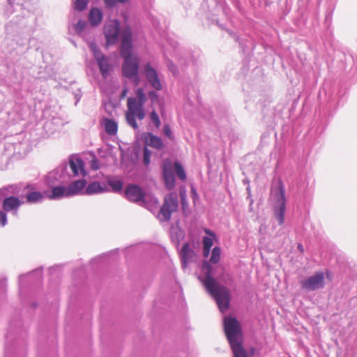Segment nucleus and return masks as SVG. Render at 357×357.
<instances>
[{
	"label": "nucleus",
	"instance_id": "obj_1",
	"mask_svg": "<svg viewBox=\"0 0 357 357\" xmlns=\"http://www.w3.org/2000/svg\"><path fill=\"white\" fill-rule=\"evenodd\" d=\"M221 249L213 248L209 261H204L202 265V274L199 276L208 294L215 299L219 310L225 312L229 307L230 294L228 289L223 285H218L213 278V268L210 263L217 264L220 259Z\"/></svg>",
	"mask_w": 357,
	"mask_h": 357
},
{
	"label": "nucleus",
	"instance_id": "obj_2",
	"mask_svg": "<svg viewBox=\"0 0 357 357\" xmlns=\"http://www.w3.org/2000/svg\"><path fill=\"white\" fill-rule=\"evenodd\" d=\"M285 188L282 181L279 178L274 181L271 188L270 201L271 202L274 215L280 225L284 221V213L286 211Z\"/></svg>",
	"mask_w": 357,
	"mask_h": 357
},
{
	"label": "nucleus",
	"instance_id": "obj_3",
	"mask_svg": "<svg viewBox=\"0 0 357 357\" xmlns=\"http://www.w3.org/2000/svg\"><path fill=\"white\" fill-rule=\"evenodd\" d=\"M127 106L126 121L129 126L137 130L139 126L135 119L137 118L139 120H142L145 117L144 105L139 102L136 98L130 97L128 98Z\"/></svg>",
	"mask_w": 357,
	"mask_h": 357
},
{
	"label": "nucleus",
	"instance_id": "obj_4",
	"mask_svg": "<svg viewBox=\"0 0 357 357\" xmlns=\"http://www.w3.org/2000/svg\"><path fill=\"white\" fill-rule=\"evenodd\" d=\"M224 330L229 344L242 342L241 328L236 318L225 317Z\"/></svg>",
	"mask_w": 357,
	"mask_h": 357
},
{
	"label": "nucleus",
	"instance_id": "obj_5",
	"mask_svg": "<svg viewBox=\"0 0 357 357\" xmlns=\"http://www.w3.org/2000/svg\"><path fill=\"white\" fill-rule=\"evenodd\" d=\"M122 75L129 79L132 80L136 84L139 82V59L137 56H131L123 57Z\"/></svg>",
	"mask_w": 357,
	"mask_h": 357
},
{
	"label": "nucleus",
	"instance_id": "obj_6",
	"mask_svg": "<svg viewBox=\"0 0 357 357\" xmlns=\"http://www.w3.org/2000/svg\"><path fill=\"white\" fill-rule=\"evenodd\" d=\"M178 206L177 195L169 193L165 197L164 203L158 212V218L162 222L169 221L172 213L177 210Z\"/></svg>",
	"mask_w": 357,
	"mask_h": 357
},
{
	"label": "nucleus",
	"instance_id": "obj_7",
	"mask_svg": "<svg viewBox=\"0 0 357 357\" xmlns=\"http://www.w3.org/2000/svg\"><path fill=\"white\" fill-rule=\"evenodd\" d=\"M303 289L307 291H315L324 287V274L323 272H317L312 276L301 282Z\"/></svg>",
	"mask_w": 357,
	"mask_h": 357
},
{
	"label": "nucleus",
	"instance_id": "obj_8",
	"mask_svg": "<svg viewBox=\"0 0 357 357\" xmlns=\"http://www.w3.org/2000/svg\"><path fill=\"white\" fill-rule=\"evenodd\" d=\"M132 33L130 26H126L123 31V38L121 44V57L135 56L132 54Z\"/></svg>",
	"mask_w": 357,
	"mask_h": 357
},
{
	"label": "nucleus",
	"instance_id": "obj_9",
	"mask_svg": "<svg viewBox=\"0 0 357 357\" xmlns=\"http://www.w3.org/2000/svg\"><path fill=\"white\" fill-rule=\"evenodd\" d=\"M119 31V22L117 20H114L104 27V34L108 46L113 45L118 42Z\"/></svg>",
	"mask_w": 357,
	"mask_h": 357
},
{
	"label": "nucleus",
	"instance_id": "obj_10",
	"mask_svg": "<svg viewBox=\"0 0 357 357\" xmlns=\"http://www.w3.org/2000/svg\"><path fill=\"white\" fill-rule=\"evenodd\" d=\"M145 77L150 86L156 91H160L162 86L159 78L158 72L153 68L149 63L144 68Z\"/></svg>",
	"mask_w": 357,
	"mask_h": 357
},
{
	"label": "nucleus",
	"instance_id": "obj_11",
	"mask_svg": "<svg viewBox=\"0 0 357 357\" xmlns=\"http://www.w3.org/2000/svg\"><path fill=\"white\" fill-rule=\"evenodd\" d=\"M125 195L127 199L135 203H144L145 192L136 184H130L128 185L125 190Z\"/></svg>",
	"mask_w": 357,
	"mask_h": 357
},
{
	"label": "nucleus",
	"instance_id": "obj_12",
	"mask_svg": "<svg viewBox=\"0 0 357 357\" xmlns=\"http://www.w3.org/2000/svg\"><path fill=\"white\" fill-rule=\"evenodd\" d=\"M23 202L18 197L10 196L3 199L2 208L6 213H11L13 215L16 216Z\"/></svg>",
	"mask_w": 357,
	"mask_h": 357
},
{
	"label": "nucleus",
	"instance_id": "obj_13",
	"mask_svg": "<svg viewBox=\"0 0 357 357\" xmlns=\"http://www.w3.org/2000/svg\"><path fill=\"white\" fill-rule=\"evenodd\" d=\"M162 177L166 188L172 190L175 186V177L173 173L172 164L169 160H165L162 165Z\"/></svg>",
	"mask_w": 357,
	"mask_h": 357
},
{
	"label": "nucleus",
	"instance_id": "obj_14",
	"mask_svg": "<svg viewBox=\"0 0 357 357\" xmlns=\"http://www.w3.org/2000/svg\"><path fill=\"white\" fill-rule=\"evenodd\" d=\"M142 140L145 146H151L156 150H162L165 147V144L160 137L153 135L152 132H145L143 134Z\"/></svg>",
	"mask_w": 357,
	"mask_h": 357
},
{
	"label": "nucleus",
	"instance_id": "obj_15",
	"mask_svg": "<svg viewBox=\"0 0 357 357\" xmlns=\"http://www.w3.org/2000/svg\"><path fill=\"white\" fill-rule=\"evenodd\" d=\"M68 165L73 176H78L80 175L85 176L86 175L84 162L81 158L70 157L69 158Z\"/></svg>",
	"mask_w": 357,
	"mask_h": 357
},
{
	"label": "nucleus",
	"instance_id": "obj_16",
	"mask_svg": "<svg viewBox=\"0 0 357 357\" xmlns=\"http://www.w3.org/2000/svg\"><path fill=\"white\" fill-rule=\"evenodd\" d=\"M195 257V253L190 248L189 243H185L180 251L182 267L185 268L188 266V264L192 261Z\"/></svg>",
	"mask_w": 357,
	"mask_h": 357
},
{
	"label": "nucleus",
	"instance_id": "obj_17",
	"mask_svg": "<svg viewBox=\"0 0 357 357\" xmlns=\"http://www.w3.org/2000/svg\"><path fill=\"white\" fill-rule=\"evenodd\" d=\"M85 179H79L73 181L67 186V196L72 197L79 194H84V189L86 187Z\"/></svg>",
	"mask_w": 357,
	"mask_h": 357
},
{
	"label": "nucleus",
	"instance_id": "obj_18",
	"mask_svg": "<svg viewBox=\"0 0 357 357\" xmlns=\"http://www.w3.org/2000/svg\"><path fill=\"white\" fill-rule=\"evenodd\" d=\"M108 191L109 189L105 183L101 184L98 181H93L86 186L84 195H92L96 194H102Z\"/></svg>",
	"mask_w": 357,
	"mask_h": 357
},
{
	"label": "nucleus",
	"instance_id": "obj_19",
	"mask_svg": "<svg viewBox=\"0 0 357 357\" xmlns=\"http://www.w3.org/2000/svg\"><path fill=\"white\" fill-rule=\"evenodd\" d=\"M96 61L102 77L107 78L111 70V66L108 62V58L105 55H102L100 58H98Z\"/></svg>",
	"mask_w": 357,
	"mask_h": 357
},
{
	"label": "nucleus",
	"instance_id": "obj_20",
	"mask_svg": "<svg viewBox=\"0 0 357 357\" xmlns=\"http://www.w3.org/2000/svg\"><path fill=\"white\" fill-rule=\"evenodd\" d=\"M102 20V13L97 8H91L89 15V21L92 26H98Z\"/></svg>",
	"mask_w": 357,
	"mask_h": 357
},
{
	"label": "nucleus",
	"instance_id": "obj_21",
	"mask_svg": "<svg viewBox=\"0 0 357 357\" xmlns=\"http://www.w3.org/2000/svg\"><path fill=\"white\" fill-rule=\"evenodd\" d=\"M103 121L105 132L111 136L115 135L118 130L117 123L114 120L108 118H105Z\"/></svg>",
	"mask_w": 357,
	"mask_h": 357
},
{
	"label": "nucleus",
	"instance_id": "obj_22",
	"mask_svg": "<svg viewBox=\"0 0 357 357\" xmlns=\"http://www.w3.org/2000/svg\"><path fill=\"white\" fill-rule=\"evenodd\" d=\"M67 171V165H62L54 172L49 173L47 176V179L50 181L52 179L61 180L64 181V178H63V174Z\"/></svg>",
	"mask_w": 357,
	"mask_h": 357
},
{
	"label": "nucleus",
	"instance_id": "obj_23",
	"mask_svg": "<svg viewBox=\"0 0 357 357\" xmlns=\"http://www.w3.org/2000/svg\"><path fill=\"white\" fill-rule=\"evenodd\" d=\"M26 198L29 204H37L42 202L45 199V196L39 191H31L28 192Z\"/></svg>",
	"mask_w": 357,
	"mask_h": 357
},
{
	"label": "nucleus",
	"instance_id": "obj_24",
	"mask_svg": "<svg viewBox=\"0 0 357 357\" xmlns=\"http://www.w3.org/2000/svg\"><path fill=\"white\" fill-rule=\"evenodd\" d=\"M67 187L63 186H56L52 190V195L50 198L52 199H61L62 197H69L67 196Z\"/></svg>",
	"mask_w": 357,
	"mask_h": 357
},
{
	"label": "nucleus",
	"instance_id": "obj_25",
	"mask_svg": "<svg viewBox=\"0 0 357 357\" xmlns=\"http://www.w3.org/2000/svg\"><path fill=\"white\" fill-rule=\"evenodd\" d=\"M234 353V357H248L242 345V342L229 344Z\"/></svg>",
	"mask_w": 357,
	"mask_h": 357
},
{
	"label": "nucleus",
	"instance_id": "obj_26",
	"mask_svg": "<svg viewBox=\"0 0 357 357\" xmlns=\"http://www.w3.org/2000/svg\"><path fill=\"white\" fill-rule=\"evenodd\" d=\"M107 184L112 188L114 192H120L123 188V181L120 179H114L108 178L107 180Z\"/></svg>",
	"mask_w": 357,
	"mask_h": 357
},
{
	"label": "nucleus",
	"instance_id": "obj_27",
	"mask_svg": "<svg viewBox=\"0 0 357 357\" xmlns=\"http://www.w3.org/2000/svg\"><path fill=\"white\" fill-rule=\"evenodd\" d=\"M174 166L178 178L181 181H185L186 179V174L182 165L178 162H175Z\"/></svg>",
	"mask_w": 357,
	"mask_h": 357
},
{
	"label": "nucleus",
	"instance_id": "obj_28",
	"mask_svg": "<svg viewBox=\"0 0 357 357\" xmlns=\"http://www.w3.org/2000/svg\"><path fill=\"white\" fill-rule=\"evenodd\" d=\"M89 3V0H75L73 1V6L75 10L81 12L85 10Z\"/></svg>",
	"mask_w": 357,
	"mask_h": 357
},
{
	"label": "nucleus",
	"instance_id": "obj_29",
	"mask_svg": "<svg viewBox=\"0 0 357 357\" xmlns=\"http://www.w3.org/2000/svg\"><path fill=\"white\" fill-rule=\"evenodd\" d=\"M129 0H103L106 8L112 9L116 6L118 3H125Z\"/></svg>",
	"mask_w": 357,
	"mask_h": 357
},
{
	"label": "nucleus",
	"instance_id": "obj_30",
	"mask_svg": "<svg viewBox=\"0 0 357 357\" xmlns=\"http://www.w3.org/2000/svg\"><path fill=\"white\" fill-rule=\"evenodd\" d=\"M89 47L91 52H93V56L96 60L103 55L95 42H91L89 43Z\"/></svg>",
	"mask_w": 357,
	"mask_h": 357
},
{
	"label": "nucleus",
	"instance_id": "obj_31",
	"mask_svg": "<svg viewBox=\"0 0 357 357\" xmlns=\"http://www.w3.org/2000/svg\"><path fill=\"white\" fill-rule=\"evenodd\" d=\"M151 151H150L148 147L144 146L143 150V163L144 164V165H149L151 162Z\"/></svg>",
	"mask_w": 357,
	"mask_h": 357
},
{
	"label": "nucleus",
	"instance_id": "obj_32",
	"mask_svg": "<svg viewBox=\"0 0 357 357\" xmlns=\"http://www.w3.org/2000/svg\"><path fill=\"white\" fill-rule=\"evenodd\" d=\"M179 194L181 197V203L182 205V207L185 208L186 206H188V201H187V195H186V190L185 187L182 186L179 188Z\"/></svg>",
	"mask_w": 357,
	"mask_h": 357
},
{
	"label": "nucleus",
	"instance_id": "obj_33",
	"mask_svg": "<svg viewBox=\"0 0 357 357\" xmlns=\"http://www.w3.org/2000/svg\"><path fill=\"white\" fill-rule=\"evenodd\" d=\"M150 118H151V121L154 124V126L156 127V128H159L161 125V122H160L158 114H157V112L155 110H153L151 112Z\"/></svg>",
	"mask_w": 357,
	"mask_h": 357
},
{
	"label": "nucleus",
	"instance_id": "obj_34",
	"mask_svg": "<svg viewBox=\"0 0 357 357\" xmlns=\"http://www.w3.org/2000/svg\"><path fill=\"white\" fill-rule=\"evenodd\" d=\"M86 26V21L83 20H79L77 22V24L75 25V31L77 33L81 34V33L84 31Z\"/></svg>",
	"mask_w": 357,
	"mask_h": 357
},
{
	"label": "nucleus",
	"instance_id": "obj_35",
	"mask_svg": "<svg viewBox=\"0 0 357 357\" xmlns=\"http://www.w3.org/2000/svg\"><path fill=\"white\" fill-rule=\"evenodd\" d=\"M137 96L136 98L139 102L142 103V105H144L146 100V95L144 94L142 89H137Z\"/></svg>",
	"mask_w": 357,
	"mask_h": 357
},
{
	"label": "nucleus",
	"instance_id": "obj_36",
	"mask_svg": "<svg viewBox=\"0 0 357 357\" xmlns=\"http://www.w3.org/2000/svg\"><path fill=\"white\" fill-rule=\"evenodd\" d=\"M163 132L169 139H174V136L169 124L165 123L163 126Z\"/></svg>",
	"mask_w": 357,
	"mask_h": 357
},
{
	"label": "nucleus",
	"instance_id": "obj_37",
	"mask_svg": "<svg viewBox=\"0 0 357 357\" xmlns=\"http://www.w3.org/2000/svg\"><path fill=\"white\" fill-rule=\"evenodd\" d=\"M203 247L205 250L211 249L213 245V239L209 236H204L202 240Z\"/></svg>",
	"mask_w": 357,
	"mask_h": 357
},
{
	"label": "nucleus",
	"instance_id": "obj_38",
	"mask_svg": "<svg viewBox=\"0 0 357 357\" xmlns=\"http://www.w3.org/2000/svg\"><path fill=\"white\" fill-rule=\"evenodd\" d=\"M148 96L152 104H155L158 102V96L155 91H149Z\"/></svg>",
	"mask_w": 357,
	"mask_h": 357
},
{
	"label": "nucleus",
	"instance_id": "obj_39",
	"mask_svg": "<svg viewBox=\"0 0 357 357\" xmlns=\"http://www.w3.org/2000/svg\"><path fill=\"white\" fill-rule=\"evenodd\" d=\"M99 160L96 158H93L89 162L90 167L93 170H97L100 168Z\"/></svg>",
	"mask_w": 357,
	"mask_h": 357
},
{
	"label": "nucleus",
	"instance_id": "obj_40",
	"mask_svg": "<svg viewBox=\"0 0 357 357\" xmlns=\"http://www.w3.org/2000/svg\"><path fill=\"white\" fill-rule=\"evenodd\" d=\"M7 224L6 213L3 211H0V226L4 227Z\"/></svg>",
	"mask_w": 357,
	"mask_h": 357
},
{
	"label": "nucleus",
	"instance_id": "obj_41",
	"mask_svg": "<svg viewBox=\"0 0 357 357\" xmlns=\"http://www.w3.org/2000/svg\"><path fill=\"white\" fill-rule=\"evenodd\" d=\"M167 66L169 70H171L174 75L178 73L176 66L174 64V63L172 61L168 60L167 61Z\"/></svg>",
	"mask_w": 357,
	"mask_h": 357
},
{
	"label": "nucleus",
	"instance_id": "obj_42",
	"mask_svg": "<svg viewBox=\"0 0 357 357\" xmlns=\"http://www.w3.org/2000/svg\"><path fill=\"white\" fill-rule=\"evenodd\" d=\"M190 189H191L192 199H193V202H195V200L197 199L199 197L198 193L197 192V190L193 185L190 186Z\"/></svg>",
	"mask_w": 357,
	"mask_h": 357
},
{
	"label": "nucleus",
	"instance_id": "obj_43",
	"mask_svg": "<svg viewBox=\"0 0 357 357\" xmlns=\"http://www.w3.org/2000/svg\"><path fill=\"white\" fill-rule=\"evenodd\" d=\"M33 273L38 274V280H40L42 277V271L40 270H35L32 273H30V275H32Z\"/></svg>",
	"mask_w": 357,
	"mask_h": 357
},
{
	"label": "nucleus",
	"instance_id": "obj_44",
	"mask_svg": "<svg viewBox=\"0 0 357 357\" xmlns=\"http://www.w3.org/2000/svg\"><path fill=\"white\" fill-rule=\"evenodd\" d=\"M205 233L211 236H213L214 237L215 236V234L213 233V231H212L211 230H210L209 229H205L204 230Z\"/></svg>",
	"mask_w": 357,
	"mask_h": 357
},
{
	"label": "nucleus",
	"instance_id": "obj_45",
	"mask_svg": "<svg viewBox=\"0 0 357 357\" xmlns=\"http://www.w3.org/2000/svg\"><path fill=\"white\" fill-rule=\"evenodd\" d=\"M35 188V186L33 184H27L25 187L26 190H33Z\"/></svg>",
	"mask_w": 357,
	"mask_h": 357
},
{
	"label": "nucleus",
	"instance_id": "obj_46",
	"mask_svg": "<svg viewBox=\"0 0 357 357\" xmlns=\"http://www.w3.org/2000/svg\"><path fill=\"white\" fill-rule=\"evenodd\" d=\"M210 250H211V249L205 250V249L204 248V256L205 257H207L208 256V255H209V253H210Z\"/></svg>",
	"mask_w": 357,
	"mask_h": 357
},
{
	"label": "nucleus",
	"instance_id": "obj_47",
	"mask_svg": "<svg viewBox=\"0 0 357 357\" xmlns=\"http://www.w3.org/2000/svg\"><path fill=\"white\" fill-rule=\"evenodd\" d=\"M195 60L194 57L190 56V60L188 61V64H190V63L195 64Z\"/></svg>",
	"mask_w": 357,
	"mask_h": 357
},
{
	"label": "nucleus",
	"instance_id": "obj_48",
	"mask_svg": "<svg viewBox=\"0 0 357 357\" xmlns=\"http://www.w3.org/2000/svg\"><path fill=\"white\" fill-rule=\"evenodd\" d=\"M298 249L299 251H301V252H304V248H303V246L301 245V244H298Z\"/></svg>",
	"mask_w": 357,
	"mask_h": 357
},
{
	"label": "nucleus",
	"instance_id": "obj_49",
	"mask_svg": "<svg viewBox=\"0 0 357 357\" xmlns=\"http://www.w3.org/2000/svg\"><path fill=\"white\" fill-rule=\"evenodd\" d=\"M24 275H20V278H19V283H20V285H21L22 284V279L24 278Z\"/></svg>",
	"mask_w": 357,
	"mask_h": 357
},
{
	"label": "nucleus",
	"instance_id": "obj_50",
	"mask_svg": "<svg viewBox=\"0 0 357 357\" xmlns=\"http://www.w3.org/2000/svg\"><path fill=\"white\" fill-rule=\"evenodd\" d=\"M126 89H125L123 91V96L126 95Z\"/></svg>",
	"mask_w": 357,
	"mask_h": 357
},
{
	"label": "nucleus",
	"instance_id": "obj_51",
	"mask_svg": "<svg viewBox=\"0 0 357 357\" xmlns=\"http://www.w3.org/2000/svg\"><path fill=\"white\" fill-rule=\"evenodd\" d=\"M247 190H248V192H250V187H248V188H247Z\"/></svg>",
	"mask_w": 357,
	"mask_h": 357
},
{
	"label": "nucleus",
	"instance_id": "obj_52",
	"mask_svg": "<svg viewBox=\"0 0 357 357\" xmlns=\"http://www.w3.org/2000/svg\"><path fill=\"white\" fill-rule=\"evenodd\" d=\"M8 1L9 3L11 4L10 0H8Z\"/></svg>",
	"mask_w": 357,
	"mask_h": 357
}]
</instances>
